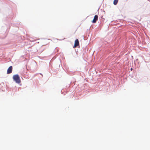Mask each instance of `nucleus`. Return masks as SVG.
<instances>
[{
  "label": "nucleus",
  "instance_id": "f257e3e1",
  "mask_svg": "<svg viewBox=\"0 0 150 150\" xmlns=\"http://www.w3.org/2000/svg\"><path fill=\"white\" fill-rule=\"evenodd\" d=\"M13 80L17 83H19L21 82L20 77L18 74L13 75Z\"/></svg>",
  "mask_w": 150,
  "mask_h": 150
},
{
  "label": "nucleus",
  "instance_id": "7ed1b4c3",
  "mask_svg": "<svg viewBox=\"0 0 150 150\" xmlns=\"http://www.w3.org/2000/svg\"><path fill=\"white\" fill-rule=\"evenodd\" d=\"M12 71V67L10 66L7 69V74H10Z\"/></svg>",
  "mask_w": 150,
  "mask_h": 150
},
{
  "label": "nucleus",
  "instance_id": "f03ea898",
  "mask_svg": "<svg viewBox=\"0 0 150 150\" xmlns=\"http://www.w3.org/2000/svg\"><path fill=\"white\" fill-rule=\"evenodd\" d=\"M79 45V42L78 39H77L75 41L74 46L73 48H74L76 47Z\"/></svg>",
  "mask_w": 150,
  "mask_h": 150
},
{
  "label": "nucleus",
  "instance_id": "423d86ee",
  "mask_svg": "<svg viewBox=\"0 0 150 150\" xmlns=\"http://www.w3.org/2000/svg\"><path fill=\"white\" fill-rule=\"evenodd\" d=\"M132 68H131V70H132Z\"/></svg>",
  "mask_w": 150,
  "mask_h": 150
},
{
  "label": "nucleus",
  "instance_id": "20e7f679",
  "mask_svg": "<svg viewBox=\"0 0 150 150\" xmlns=\"http://www.w3.org/2000/svg\"><path fill=\"white\" fill-rule=\"evenodd\" d=\"M98 20V16L97 15H95L94 17L93 20L92 21V22L93 23H96V21Z\"/></svg>",
  "mask_w": 150,
  "mask_h": 150
},
{
  "label": "nucleus",
  "instance_id": "39448f33",
  "mask_svg": "<svg viewBox=\"0 0 150 150\" xmlns=\"http://www.w3.org/2000/svg\"><path fill=\"white\" fill-rule=\"evenodd\" d=\"M118 0H114L113 1V4L116 5L118 3Z\"/></svg>",
  "mask_w": 150,
  "mask_h": 150
}]
</instances>
